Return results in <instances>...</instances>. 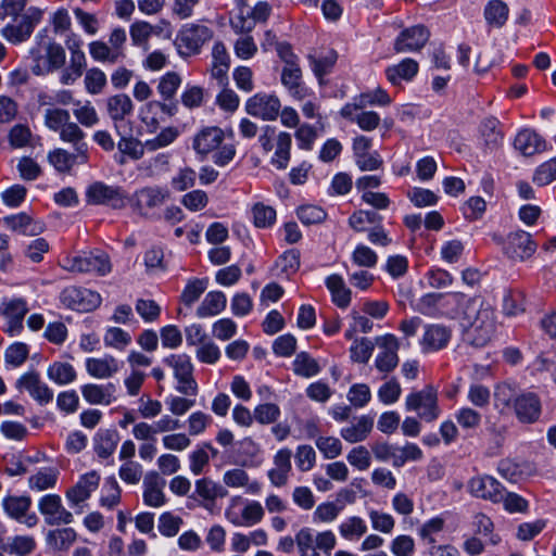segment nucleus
<instances>
[{"mask_svg": "<svg viewBox=\"0 0 556 556\" xmlns=\"http://www.w3.org/2000/svg\"><path fill=\"white\" fill-rule=\"evenodd\" d=\"M460 319L464 340L472 346H485L495 333V311L481 298L466 300Z\"/></svg>", "mask_w": 556, "mask_h": 556, "instance_id": "nucleus-1", "label": "nucleus"}, {"mask_svg": "<svg viewBox=\"0 0 556 556\" xmlns=\"http://www.w3.org/2000/svg\"><path fill=\"white\" fill-rule=\"evenodd\" d=\"M225 135L222 128L216 126L204 127L193 138L192 147L197 154L202 157L214 152L213 162L217 166H226L235 155L236 148L233 144H222Z\"/></svg>", "mask_w": 556, "mask_h": 556, "instance_id": "nucleus-2", "label": "nucleus"}, {"mask_svg": "<svg viewBox=\"0 0 556 556\" xmlns=\"http://www.w3.org/2000/svg\"><path fill=\"white\" fill-rule=\"evenodd\" d=\"M300 556H331L337 539L332 531L316 532L311 528H302L295 534Z\"/></svg>", "mask_w": 556, "mask_h": 556, "instance_id": "nucleus-3", "label": "nucleus"}, {"mask_svg": "<svg viewBox=\"0 0 556 556\" xmlns=\"http://www.w3.org/2000/svg\"><path fill=\"white\" fill-rule=\"evenodd\" d=\"M213 38V30L200 24H186L177 33L174 45L182 58L197 55L202 47Z\"/></svg>", "mask_w": 556, "mask_h": 556, "instance_id": "nucleus-4", "label": "nucleus"}, {"mask_svg": "<svg viewBox=\"0 0 556 556\" xmlns=\"http://www.w3.org/2000/svg\"><path fill=\"white\" fill-rule=\"evenodd\" d=\"M62 266L73 273H94L101 276L111 271L110 257L100 250L67 255L62 260Z\"/></svg>", "mask_w": 556, "mask_h": 556, "instance_id": "nucleus-5", "label": "nucleus"}, {"mask_svg": "<svg viewBox=\"0 0 556 556\" xmlns=\"http://www.w3.org/2000/svg\"><path fill=\"white\" fill-rule=\"evenodd\" d=\"M405 408L408 412H416L418 417L427 422L437 420L441 413L438 390L429 384L420 391L412 392L405 400Z\"/></svg>", "mask_w": 556, "mask_h": 556, "instance_id": "nucleus-6", "label": "nucleus"}, {"mask_svg": "<svg viewBox=\"0 0 556 556\" xmlns=\"http://www.w3.org/2000/svg\"><path fill=\"white\" fill-rule=\"evenodd\" d=\"M85 198L89 205H103L113 210L124 208L127 201L126 192L122 187L103 181L91 182L86 188Z\"/></svg>", "mask_w": 556, "mask_h": 556, "instance_id": "nucleus-7", "label": "nucleus"}, {"mask_svg": "<svg viewBox=\"0 0 556 556\" xmlns=\"http://www.w3.org/2000/svg\"><path fill=\"white\" fill-rule=\"evenodd\" d=\"M164 363L174 370L177 380L176 390L184 395H195L198 383L193 378V364L189 355L172 354L164 359Z\"/></svg>", "mask_w": 556, "mask_h": 556, "instance_id": "nucleus-8", "label": "nucleus"}, {"mask_svg": "<svg viewBox=\"0 0 556 556\" xmlns=\"http://www.w3.org/2000/svg\"><path fill=\"white\" fill-rule=\"evenodd\" d=\"M280 56L285 62L281 71V84L293 99L298 101L306 99L311 92L302 81V71L295 62L296 56L291 51L286 53L280 51Z\"/></svg>", "mask_w": 556, "mask_h": 556, "instance_id": "nucleus-9", "label": "nucleus"}, {"mask_svg": "<svg viewBox=\"0 0 556 556\" xmlns=\"http://www.w3.org/2000/svg\"><path fill=\"white\" fill-rule=\"evenodd\" d=\"M281 109L280 99L275 93L257 92L245 102V112L265 122L276 121Z\"/></svg>", "mask_w": 556, "mask_h": 556, "instance_id": "nucleus-10", "label": "nucleus"}, {"mask_svg": "<svg viewBox=\"0 0 556 556\" xmlns=\"http://www.w3.org/2000/svg\"><path fill=\"white\" fill-rule=\"evenodd\" d=\"M61 303L67 308L89 312L97 308L101 303L99 293L76 286H70L60 293Z\"/></svg>", "mask_w": 556, "mask_h": 556, "instance_id": "nucleus-11", "label": "nucleus"}, {"mask_svg": "<svg viewBox=\"0 0 556 556\" xmlns=\"http://www.w3.org/2000/svg\"><path fill=\"white\" fill-rule=\"evenodd\" d=\"M376 344L381 351L376 356L375 367L387 377L399 365L400 342L394 334L387 333L377 337Z\"/></svg>", "mask_w": 556, "mask_h": 556, "instance_id": "nucleus-12", "label": "nucleus"}, {"mask_svg": "<svg viewBox=\"0 0 556 556\" xmlns=\"http://www.w3.org/2000/svg\"><path fill=\"white\" fill-rule=\"evenodd\" d=\"M536 251V243L531 235L523 230L509 232L503 241L504 254L513 261H525Z\"/></svg>", "mask_w": 556, "mask_h": 556, "instance_id": "nucleus-13", "label": "nucleus"}, {"mask_svg": "<svg viewBox=\"0 0 556 556\" xmlns=\"http://www.w3.org/2000/svg\"><path fill=\"white\" fill-rule=\"evenodd\" d=\"M469 493L484 501H490L494 504L501 503L503 500V491L505 488L494 477L489 475H479L472 477L468 481Z\"/></svg>", "mask_w": 556, "mask_h": 556, "instance_id": "nucleus-14", "label": "nucleus"}, {"mask_svg": "<svg viewBox=\"0 0 556 556\" xmlns=\"http://www.w3.org/2000/svg\"><path fill=\"white\" fill-rule=\"evenodd\" d=\"M41 17V11L36 8L28 9V12L22 14L17 18V23L8 24L2 29V36L14 43L23 42L28 39L34 30L35 25Z\"/></svg>", "mask_w": 556, "mask_h": 556, "instance_id": "nucleus-15", "label": "nucleus"}, {"mask_svg": "<svg viewBox=\"0 0 556 556\" xmlns=\"http://www.w3.org/2000/svg\"><path fill=\"white\" fill-rule=\"evenodd\" d=\"M452 338V329L441 324H428L419 339L424 354L435 353L445 349Z\"/></svg>", "mask_w": 556, "mask_h": 556, "instance_id": "nucleus-16", "label": "nucleus"}, {"mask_svg": "<svg viewBox=\"0 0 556 556\" xmlns=\"http://www.w3.org/2000/svg\"><path fill=\"white\" fill-rule=\"evenodd\" d=\"M15 387L20 391L26 390L40 405H47L53 400V391L41 380L40 375L35 370L22 375L16 380Z\"/></svg>", "mask_w": 556, "mask_h": 556, "instance_id": "nucleus-17", "label": "nucleus"}, {"mask_svg": "<svg viewBox=\"0 0 556 556\" xmlns=\"http://www.w3.org/2000/svg\"><path fill=\"white\" fill-rule=\"evenodd\" d=\"M39 511L45 516L48 525H68L73 521V515L62 505V500L56 494L42 496L38 504Z\"/></svg>", "mask_w": 556, "mask_h": 556, "instance_id": "nucleus-18", "label": "nucleus"}, {"mask_svg": "<svg viewBox=\"0 0 556 556\" xmlns=\"http://www.w3.org/2000/svg\"><path fill=\"white\" fill-rule=\"evenodd\" d=\"M430 33L424 25H415L400 33L394 42V50L399 53L420 50L429 40Z\"/></svg>", "mask_w": 556, "mask_h": 556, "instance_id": "nucleus-19", "label": "nucleus"}, {"mask_svg": "<svg viewBox=\"0 0 556 556\" xmlns=\"http://www.w3.org/2000/svg\"><path fill=\"white\" fill-rule=\"evenodd\" d=\"M100 479V475L96 470L83 475L76 484L66 491L70 504L73 507L80 506L98 489Z\"/></svg>", "mask_w": 556, "mask_h": 556, "instance_id": "nucleus-20", "label": "nucleus"}, {"mask_svg": "<svg viewBox=\"0 0 556 556\" xmlns=\"http://www.w3.org/2000/svg\"><path fill=\"white\" fill-rule=\"evenodd\" d=\"M0 311L7 318L5 331L10 336L18 334L23 329V320L28 312L27 304L22 299H13L0 304Z\"/></svg>", "mask_w": 556, "mask_h": 556, "instance_id": "nucleus-21", "label": "nucleus"}, {"mask_svg": "<svg viewBox=\"0 0 556 556\" xmlns=\"http://www.w3.org/2000/svg\"><path fill=\"white\" fill-rule=\"evenodd\" d=\"M166 481L157 471H149L143 479V502L150 507H161L166 503L164 486Z\"/></svg>", "mask_w": 556, "mask_h": 556, "instance_id": "nucleus-22", "label": "nucleus"}, {"mask_svg": "<svg viewBox=\"0 0 556 556\" xmlns=\"http://www.w3.org/2000/svg\"><path fill=\"white\" fill-rule=\"evenodd\" d=\"M169 198V191L161 187H146L135 193V205L141 214L162 206Z\"/></svg>", "mask_w": 556, "mask_h": 556, "instance_id": "nucleus-23", "label": "nucleus"}, {"mask_svg": "<svg viewBox=\"0 0 556 556\" xmlns=\"http://www.w3.org/2000/svg\"><path fill=\"white\" fill-rule=\"evenodd\" d=\"M515 415L520 422H535L541 414V401L532 392L521 393L513 406Z\"/></svg>", "mask_w": 556, "mask_h": 556, "instance_id": "nucleus-24", "label": "nucleus"}, {"mask_svg": "<svg viewBox=\"0 0 556 556\" xmlns=\"http://www.w3.org/2000/svg\"><path fill=\"white\" fill-rule=\"evenodd\" d=\"M116 386L112 382L105 384L87 383L80 388L81 395L91 405L108 406L116 401Z\"/></svg>", "mask_w": 556, "mask_h": 556, "instance_id": "nucleus-25", "label": "nucleus"}, {"mask_svg": "<svg viewBox=\"0 0 556 556\" xmlns=\"http://www.w3.org/2000/svg\"><path fill=\"white\" fill-rule=\"evenodd\" d=\"M228 495V491L218 482L211 478H201L195 480L193 498L202 500L205 508L213 505L217 498H224Z\"/></svg>", "mask_w": 556, "mask_h": 556, "instance_id": "nucleus-26", "label": "nucleus"}, {"mask_svg": "<svg viewBox=\"0 0 556 556\" xmlns=\"http://www.w3.org/2000/svg\"><path fill=\"white\" fill-rule=\"evenodd\" d=\"M546 141L533 129L520 130L514 141V147L525 156H531L546 150Z\"/></svg>", "mask_w": 556, "mask_h": 556, "instance_id": "nucleus-27", "label": "nucleus"}, {"mask_svg": "<svg viewBox=\"0 0 556 556\" xmlns=\"http://www.w3.org/2000/svg\"><path fill=\"white\" fill-rule=\"evenodd\" d=\"M86 371L97 379H109L115 376L119 369V362L112 355L103 357H89L85 363Z\"/></svg>", "mask_w": 556, "mask_h": 556, "instance_id": "nucleus-28", "label": "nucleus"}, {"mask_svg": "<svg viewBox=\"0 0 556 556\" xmlns=\"http://www.w3.org/2000/svg\"><path fill=\"white\" fill-rule=\"evenodd\" d=\"M292 452L290 448H280L274 456V467L268 471V478L275 486L287 484L291 466Z\"/></svg>", "mask_w": 556, "mask_h": 556, "instance_id": "nucleus-29", "label": "nucleus"}, {"mask_svg": "<svg viewBox=\"0 0 556 556\" xmlns=\"http://www.w3.org/2000/svg\"><path fill=\"white\" fill-rule=\"evenodd\" d=\"M391 103V98L386 90L377 88L374 91L364 92L353 99V102L346 103L340 111L341 116H350L354 108H367L368 105L387 106Z\"/></svg>", "mask_w": 556, "mask_h": 556, "instance_id": "nucleus-30", "label": "nucleus"}, {"mask_svg": "<svg viewBox=\"0 0 556 556\" xmlns=\"http://www.w3.org/2000/svg\"><path fill=\"white\" fill-rule=\"evenodd\" d=\"M45 53L47 66L43 70L39 64L35 65L33 67V73L35 75L52 73L61 68L63 70L66 61V53L65 49L60 43L55 41H50L45 49Z\"/></svg>", "mask_w": 556, "mask_h": 556, "instance_id": "nucleus-31", "label": "nucleus"}, {"mask_svg": "<svg viewBox=\"0 0 556 556\" xmlns=\"http://www.w3.org/2000/svg\"><path fill=\"white\" fill-rule=\"evenodd\" d=\"M4 224L12 231L25 236H36L43 231L45 225L41 222H34L26 213L11 215L4 218Z\"/></svg>", "mask_w": 556, "mask_h": 556, "instance_id": "nucleus-32", "label": "nucleus"}, {"mask_svg": "<svg viewBox=\"0 0 556 556\" xmlns=\"http://www.w3.org/2000/svg\"><path fill=\"white\" fill-rule=\"evenodd\" d=\"M59 132L61 140L71 143L74 151L78 152L80 160L89 156L88 144L85 141L86 135L76 123L68 122Z\"/></svg>", "mask_w": 556, "mask_h": 556, "instance_id": "nucleus-33", "label": "nucleus"}, {"mask_svg": "<svg viewBox=\"0 0 556 556\" xmlns=\"http://www.w3.org/2000/svg\"><path fill=\"white\" fill-rule=\"evenodd\" d=\"M88 50L92 60L99 63L116 64L126 58L125 51H117L101 40L89 42Z\"/></svg>", "mask_w": 556, "mask_h": 556, "instance_id": "nucleus-34", "label": "nucleus"}, {"mask_svg": "<svg viewBox=\"0 0 556 556\" xmlns=\"http://www.w3.org/2000/svg\"><path fill=\"white\" fill-rule=\"evenodd\" d=\"M292 137L287 131H279L274 144L275 152L270 164L277 169H286L291 159Z\"/></svg>", "mask_w": 556, "mask_h": 556, "instance_id": "nucleus-35", "label": "nucleus"}, {"mask_svg": "<svg viewBox=\"0 0 556 556\" xmlns=\"http://www.w3.org/2000/svg\"><path fill=\"white\" fill-rule=\"evenodd\" d=\"M374 427V419L363 415L351 426L341 429V437L349 443H357L366 440Z\"/></svg>", "mask_w": 556, "mask_h": 556, "instance_id": "nucleus-36", "label": "nucleus"}, {"mask_svg": "<svg viewBox=\"0 0 556 556\" xmlns=\"http://www.w3.org/2000/svg\"><path fill=\"white\" fill-rule=\"evenodd\" d=\"M326 287L331 293L332 302L340 308H346L352 300V292L340 275L332 274L326 278Z\"/></svg>", "mask_w": 556, "mask_h": 556, "instance_id": "nucleus-37", "label": "nucleus"}, {"mask_svg": "<svg viewBox=\"0 0 556 556\" xmlns=\"http://www.w3.org/2000/svg\"><path fill=\"white\" fill-rule=\"evenodd\" d=\"M48 160L58 172L66 173L70 172L74 165L86 164L89 156L80 160V157H78V152L76 151L70 153L64 149H55L49 153Z\"/></svg>", "mask_w": 556, "mask_h": 556, "instance_id": "nucleus-38", "label": "nucleus"}, {"mask_svg": "<svg viewBox=\"0 0 556 556\" xmlns=\"http://www.w3.org/2000/svg\"><path fill=\"white\" fill-rule=\"evenodd\" d=\"M106 111L111 119L116 123L124 121L127 116L131 115L134 104L129 96L118 93L106 99Z\"/></svg>", "mask_w": 556, "mask_h": 556, "instance_id": "nucleus-39", "label": "nucleus"}, {"mask_svg": "<svg viewBox=\"0 0 556 556\" xmlns=\"http://www.w3.org/2000/svg\"><path fill=\"white\" fill-rule=\"evenodd\" d=\"M227 299L222 291L208 292L197 308L199 318H206L218 315L226 308Z\"/></svg>", "mask_w": 556, "mask_h": 556, "instance_id": "nucleus-40", "label": "nucleus"}, {"mask_svg": "<svg viewBox=\"0 0 556 556\" xmlns=\"http://www.w3.org/2000/svg\"><path fill=\"white\" fill-rule=\"evenodd\" d=\"M418 63L413 59H404L396 65L386 70V76L392 85H399L402 80H412L418 73Z\"/></svg>", "mask_w": 556, "mask_h": 556, "instance_id": "nucleus-41", "label": "nucleus"}, {"mask_svg": "<svg viewBox=\"0 0 556 556\" xmlns=\"http://www.w3.org/2000/svg\"><path fill=\"white\" fill-rule=\"evenodd\" d=\"M521 393L516 383L504 381L495 386L494 389V403L497 408L503 413L507 408H513L516 400Z\"/></svg>", "mask_w": 556, "mask_h": 556, "instance_id": "nucleus-42", "label": "nucleus"}, {"mask_svg": "<svg viewBox=\"0 0 556 556\" xmlns=\"http://www.w3.org/2000/svg\"><path fill=\"white\" fill-rule=\"evenodd\" d=\"M119 441L116 430H99L94 437L93 448L96 454L102 458H109L113 455Z\"/></svg>", "mask_w": 556, "mask_h": 556, "instance_id": "nucleus-43", "label": "nucleus"}, {"mask_svg": "<svg viewBox=\"0 0 556 556\" xmlns=\"http://www.w3.org/2000/svg\"><path fill=\"white\" fill-rule=\"evenodd\" d=\"M87 67V59L84 53L70 54V64L60 74V83L64 86L75 84L81 77Z\"/></svg>", "mask_w": 556, "mask_h": 556, "instance_id": "nucleus-44", "label": "nucleus"}, {"mask_svg": "<svg viewBox=\"0 0 556 556\" xmlns=\"http://www.w3.org/2000/svg\"><path fill=\"white\" fill-rule=\"evenodd\" d=\"M47 377L59 386H66L76 380L77 372L72 364L56 361L49 365Z\"/></svg>", "mask_w": 556, "mask_h": 556, "instance_id": "nucleus-45", "label": "nucleus"}, {"mask_svg": "<svg viewBox=\"0 0 556 556\" xmlns=\"http://www.w3.org/2000/svg\"><path fill=\"white\" fill-rule=\"evenodd\" d=\"M208 451L212 452L213 456L217 454V450L211 443H202L189 454V468L194 476L203 473L204 469L208 466L211 459Z\"/></svg>", "mask_w": 556, "mask_h": 556, "instance_id": "nucleus-46", "label": "nucleus"}, {"mask_svg": "<svg viewBox=\"0 0 556 556\" xmlns=\"http://www.w3.org/2000/svg\"><path fill=\"white\" fill-rule=\"evenodd\" d=\"M337 59L338 54L334 50H329L326 53L319 55H308L312 71L318 78L320 85L323 84L324 77L332 71Z\"/></svg>", "mask_w": 556, "mask_h": 556, "instance_id": "nucleus-47", "label": "nucleus"}, {"mask_svg": "<svg viewBox=\"0 0 556 556\" xmlns=\"http://www.w3.org/2000/svg\"><path fill=\"white\" fill-rule=\"evenodd\" d=\"M340 535L348 541H357L367 533L366 521L358 516L344 519L338 527Z\"/></svg>", "mask_w": 556, "mask_h": 556, "instance_id": "nucleus-48", "label": "nucleus"}, {"mask_svg": "<svg viewBox=\"0 0 556 556\" xmlns=\"http://www.w3.org/2000/svg\"><path fill=\"white\" fill-rule=\"evenodd\" d=\"M325 129V125L321 122H318V126H312L307 123L301 124L294 134L295 140L298 142V147L301 150L311 151L314 147V143L319 135Z\"/></svg>", "mask_w": 556, "mask_h": 556, "instance_id": "nucleus-49", "label": "nucleus"}, {"mask_svg": "<svg viewBox=\"0 0 556 556\" xmlns=\"http://www.w3.org/2000/svg\"><path fill=\"white\" fill-rule=\"evenodd\" d=\"M31 505L30 497L8 495L2 500V507L5 514L15 520H21L26 516Z\"/></svg>", "mask_w": 556, "mask_h": 556, "instance_id": "nucleus-50", "label": "nucleus"}, {"mask_svg": "<svg viewBox=\"0 0 556 556\" xmlns=\"http://www.w3.org/2000/svg\"><path fill=\"white\" fill-rule=\"evenodd\" d=\"M365 108H354L351 110L350 116H343L357 124V126L364 131H372L378 128L380 124V116L374 111H365Z\"/></svg>", "mask_w": 556, "mask_h": 556, "instance_id": "nucleus-51", "label": "nucleus"}, {"mask_svg": "<svg viewBox=\"0 0 556 556\" xmlns=\"http://www.w3.org/2000/svg\"><path fill=\"white\" fill-rule=\"evenodd\" d=\"M508 7L501 0H491L484 8V18L490 26L502 27L508 18Z\"/></svg>", "mask_w": 556, "mask_h": 556, "instance_id": "nucleus-52", "label": "nucleus"}, {"mask_svg": "<svg viewBox=\"0 0 556 556\" xmlns=\"http://www.w3.org/2000/svg\"><path fill=\"white\" fill-rule=\"evenodd\" d=\"M36 548V541L31 535H15L10 538L2 553L16 556L29 555Z\"/></svg>", "mask_w": 556, "mask_h": 556, "instance_id": "nucleus-53", "label": "nucleus"}, {"mask_svg": "<svg viewBox=\"0 0 556 556\" xmlns=\"http://www.w3.org/2000/svg\"><path fill=\"white\" fill-rule=\"evenodd\" d=\"M292 365L294 374L304 378L314 377L320 371L317 361L306 352L299 353Z\"/></svg>", "mask_w": 556, "mask_h": 556, "instance_id": "nucleus-54", "label": "nucleus"}, {"mask_svg": "<svg viewBox=\"0 0 556 556\" xmlns=\"http://www.w3.org/2000/svg\"><path fill=\"white\" fill-rule=\"evenodd\" d=\"M76 540V532L72 528H62L49 531L47 543L56 551L67 549Z\"/></svg>", "mask_w": 556, "mask_h": 556, "instance_id": "nucleus-55", "label": "nucleus"}, {"mask_svg": "<svg viewBox=\"0 0 556 556\" xmlns=\"http://www.w3.org/2000/svg\"><path fill=\"white\" fill-rule=\"evenodd\" d=\"M481 134L485 144L490 149H495L503 141V132L500 129V122L495 117H488L482 122Z\"/></svg>", "mask_w": 556, "mask_h": 556, "instance_id": "nucleus-56", "label": "nucleus"}, {"mask_svg": "<svg viewBox=\"0 0 556 556\" xmlns=\"http://www.w3.org/2000/svg\"><path fill=\"white\" fill-rule=\"evenodd\" d=\"M108 79L105 73L99 67H91L86 71L84 85L89 94H100L106 87Z\"/></svg>", "mask_w": 556, "mask_h": 556, "instance_id": "nucleus-57", "label": "nucleus"}, {"mask_svg": "<svg viewBox=\"0 0 556 556\" xmlns=\"http://www.w3.org/2000/svg\"><path fill=\"white\" fill-rule=\"evenodd\" d=\"M58 470L53 468H45L39 470L28 479V484L31 490L45 491L53 488L58 480Z\"/></svg>", "mask_w": 556, "mask_h": 556, "instance_id": "nucleus-58", "label": "nucleus"}, {"mask_svg": "<svg viewBox=\"0 0 556 556\" xmlns=\"http://www.w3.org/2000/svg\"><path fill=\"white\" fill-rule=\"evenodd\" d=\"M103 341L105 346L124 351L131 343V336L122 328L111 327L105 331Z\"/></svg>", "mask_w": 556, "mask_h": 556, "instance_id": "nucleus-59", "label": "nucleus"}, {"mask_svg": "<svg viewBox=\"0 0 556 556\" xmlns=\"http://www.w3.org/2000/svg\"><path fill=\"white\" fill-rule=\"evenodd\" d=\"M118 151L134 161L141 159L147 150L146 142L134 137H122L117 142Z\"/></svg>", "mask_w": 556, "mask_h": 556, "instance_id": "nucleus-60", "label": "nucleus"}, {"mask_svg": "<svg viewBox=\"0 0 556 556\" xmlns=\"http://www.w3.org/2000/svg\"><path fill=\"white\" fill-rule=\"evenodd\" d=\"M75 105L76 108L73 114L83 126L92 127L99 122L97 111L90 101H86L85 103L76 101Z\"/></svg>", "mask_w": 556, "mask_h": 556, "instance_id": "nucleus-61", "label": "nucleus"}, {"mask_svg": "<svg viewBox=\"0 0 556 556\" xmlns=\"http://www.w3.org/2000/svg\"><path fill=\"white\" fill-rule=\"evenodd\" d=\"M103 491L105 494L100 497V505L108 509H113L119 504L122 493V490L114 477L106 479Z\"/></svg>", "mask_w": 556, "mask_h": 556, "instance_id": "nucleus-62", "label": "nucleus"}, {"mask_svg": "<svg viewBox=\"0 0 556 556\" xmlns=\"http://www.w3.org/2000/svg\"><path fill=\"white\" fill-rule=\"evenodd\" d=\"M368 518L374 530L389 534L395 527V520L392 515L377 509L368 510Z\"/></svg>", "mask_w": 556, "mask_h": 556, "instance_id": "nucleus-63", "label": "nucleus"}, {"mask_svg": "<svg viewBox=\"0 0 556 556\" xmlns=\"http://www.w3.org/2000/svg\"><path fill=\"white\" fill-rule=\"evenodd\" d=\"M533 182L540 187L547 186L556 179V156L542 163L533 174Z\"/></svg>", "mask_w": 556, "mask_h": 556, "instance_id": "nucleus-64", "label": "nucleus"}]
</instances>
